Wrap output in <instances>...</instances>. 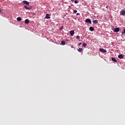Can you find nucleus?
I'll list each match as a JSON object with an SVG mask.
<instances>
[{
  "mask_svg": "<svg viewBox=\"0 0 125 125\" xmlns=\"http://www.w3.org/2000/svg\"><path fill=\"white\" fill-rule=\"evenodd\" d=\"M83 46L84 47H85V46H86V43H83Z\"/></svg>",
  "mask_w": 125,
  "mask_h": 125,
  "instance_id": "obj_17",
  "label": "nucleus"
},
{
  "mask_svg": "<svg viewBox=\"0 0 125 125\" xmlns=\"http://www.w3.org/2000/svg\"><path fill=\"white\" fill-rule=\"evenodd\" d=\"M113 31L116 33H118V32H120V28L119 27L116 28Z\"/></svg>",
  "mask_w": 125,
  "mask_h": 125,
  "instance_id": "obj_3",
  "label": "nucleus"
},
{
  "mask_svg": "<svg viewBox=\"0 0 125 125\" xmlns=\"http://www.w3.org/2000/svg\"><path fill=\"white\" fill-rule=\"evenodd\" d=\"M24 23L25 24H29V23H30V21H29L28 19H26L24 21Z\"/></svg>",
  "mask_w": 125,
  "mask_h": 125,
  "instance_id": "obj_7",
  "label": "nucleus"
},
{
  "mask_svg": "<svg viewBox=\"0 0 125 125\" xmlns=\"http://www.w3.org/2000/svg\"><path fill=\"white\" fill-rule=\"evenodd\" d=\"M118 58H119L120 59H122V58H124V55L121 54V55H119V56H118Z\"/></svg>",
  "mask_w": 125,
  "mask_h": 125,
  "instance_id": "obj_9",
  "label": "nucleus"
},
{
  "mask_svg": "<svg viewBox=\"0 0 125 125\" xmlns=\"http://www.w3.org/2000/svg\"><path fill=\"white\" fill-rule=\"evenodd\" d=\"M89 30H90V31L93 32V31H94V28L92 26H91L89 27Z\"/></svg>",
  "mask_w": 125,
  "mask_h": 125,
  "instance_id": "obj_11",
  "label": "nucleus"
},
{
  "mask_svg": "<svg viewBox=\"0 0 125 125\" xmlns=\"http://www.w3.org/2000/svg\"><path fill=\"white\" fill-rule=\"evenodd\" d=\"M23 3H25V4H27V5H29V2H28L26 0H23Z\"/></svg>",
  "mask_w": 125,
  "mask_h": 125,
  "instance_id": "obj_10",
  "label": "nucleus"
},
{
  "mask_svg": "<svg viewBox=\"0 0 125 125\" xmlns=\"http://www.w3.org/2000/svg\"><path fill=\"white\" fill-rule=\"evenodd\" d=\"M82 43V42H80L78 43V45L80 46L81 45V44Z\"/></svg>",
  "mask_w": 125,
  "mask_h": 125,
  "instance_id": "obj_23",
  "label": "nucleus"
},
{
  "mask_svg": "<svg viewBox=\"0 0 125 125\" xmlns=\"http://www.w3.org/2000/svg\"><path fill=\"white\" fill-rule=\"evenodd\" d=\"M70 35L74 36V34H75V31L74 30H71L70 31Z\"/></svg>",
  "mask_w": 125,
  "mask_h": 125,
  "instance_id": "obj_8",
  "label": "nucleus"
},
{
  "mask_svg": "<svg viewBox=\"0 0 125 125\" xmlns=\"http://www.w3.org/2000/svg\"><path fill=\"white\" fill-rule=\"evenodd\" d=\"M111 60H112V61H113V62H117V60H116V59H115V58H112Z\"/></svg>",
  "mask_w": 125,
  "mask_h": 125,
  "instance_id": "obj_14",
  "label": "nucleus"
},
{
  "mask_svg": "<svg viewBox=\"0 0 125 125\" xmlns=\"http://www.w3.org/2000/svg\"><path fill=\"white\" fill-rule=\"evenodd\" d=\"M106 8H108V6H106Z\"/></svg>",
  "mask_w": 125,
  "mask_h": 125,
  "instance_id": "obj_25",
  "label": "nucleus"
},
{
  "mask_svg": "<svg viewBox=\"0 0 125 125\" xmlns=\"http://www.w3.org/2000/svg\"><path fill=\"white\" fill-rule=\"evenodd\" d=\"M63 29V26H62L60 28H59V30L60 31H61Z\"/></svg>",
  "mask_w": 125,
  "mask_h": 125,
  "instance_id": "obj_18",
  "label": "nucleus"
},
{
  "mask_svg": "<svg viewBox=\"0 0 125 125\" xmlns=\"http://www.w3.org/2000/svg\"><path fill=\"white\" fill-rule=\"evenodd\" d=\"M61 43L62 44V45H65V44H66V42H65L64 41H62L61 42Z\"/></svg>",
  "mask_w": 125,
  "mask_h": 125,
  "instance_id": "obj_13",
  "label": "nucleus"
},
{
  "mask_svg": "<svg viewBox=\"0 0 125 125\" xmlns=\"http://www.w3.org/2000/svg\"><path fill=\"white\" fill-rule=\"evenodd\" d=\"M120 15H122L123 16H125V9L122 10L120 11Z\"/></svg>",
  "mask_w": 125,
  "mask_h": 125,
  "instance_id": "obj_1",
  "label": "nucleus"
},
{
  "mask_svg": "<svg viewBox=\"0 0 125 125\" xmlns=\"http://www.w3.org/2000/svg\"><path fill=\"white\" fill-rule=\"evenodd\" d=\"M86 23H90V24H91V20H90V19H87L85 20Z\"/></svg>",
  "mask_w": 125,
  "mask_h": 125,
  "instance_id": "obj_4",
  "label": "nucleus"
},
{
  "mask_svg": "<svg viewBox=\"0 0 125 125\" xmlns=\"http://www.w3.org/2000/svg\"><path fill=\"white\" fill-rule=\"evenodd\" d=\"M24 8H25L26 9H27L28 10H30V9H32V7H27V6L25 5L24 6Z\"/></svg>",
  "mask_w": 125,
  "mask_h": 125,
  "instance_id": "obj_6",
  "label": "nucleus"
},
{
  "mask_svg": "<svg viewBox=\"0 0 125 125\" xmlns=\"http://www.w3.org/2000/svg\"><path fill=\"white\" fill-rule=\"evenodd\" d=\"M79 14H80V13H78L77 14V15H79Z\"/></svg>",
  "mask_w": 125,
  "mask_h": 125,
  "instance_id": "obj_24",
  "label": "nucleus"
},
{
  "mask_svg": "<svg viewBox=\"0 0 125 125\" xmlns=\"http://www.w3.org/2000/svg\"><path fill=\"white\" fill-rule=\"evenodd\" d=\"M78 51H79V52H82V51H83V48H79L78 49Z\"/></svg>",
  "mask_w": 125,
  "mask_h": 125,
  "instance_id": "obj_16",
  "label": "nucleus"
},
{
  "mask_svg": "<svg viewBox=\"0 0 125 125\" xmlns=\"http://www.w3.org/2000/svg\"><path fill=\"white\" fill-rule=\"evenodd\" d=\"M74 2H75V3H79V1L77 0H75Z\"/></svg>",
  "mask_w": 125,
  "mask_h": 125,
  "instance_id": "obj_19",
  "label": "nucleus"
},
{
  "mask_svg": "<svg viewBox=\"0 0 125 125\" xmlns=\"http://www.w3.org/2000/svg\"><path fill=\"white\" fill-rule=\"evenodd\" d=\"M80 36H77V39H80Z\"/></svg>",
  "mask_w": 125,
  "mask_h": 125,
  "instance_id": "obj_22",
  "label": "nucleus"
},
{
  "mask_svg": "<svg viewBox=\"0 0 125 125\" xmlns=\"http://www.w3.org/2000/svg\"><path fill=\"white\" fill-rule=\"evenodd\" d=\"M0 12H1V9H0Z\"/></svg>",
  "mask_w": 125,
  "mask_h": 125,
  "instance_id": "obj_26",
  "label": "nucleus"
},
{
  "mask_svg": "<svg viewBox=\"0 0 125 125\" xmlns=\"http://www.w3.org/2000/svg\"><path fill=\"white\" fill-rule=\"evenodd\" d=\"M17 20L18 21H21V20H22V18H21V17H18V18H17Z\"/></svg>",
  "mask_w": 125,
  "mask_h": 125,
  "instance_id": "obj_15",
  "label": "nucleus"
},
{
  "mask_svg": "<svg viewBox=\"0 0 125 125\" xmlns=\"http://www.w3.org/2000/svg\"><path fill=\"white\" fill-rule=\"evenodd\" d=\"M100 51H101V52H103L104 53H106V52H107V50H106L103 48H100Z\"/></svg>",
  "mask_w": 125,
  "mask_h": 125,
  "instance_id": "obj_2",
  "label": "nucleus"
},
{
  "mask_svg": "<svg viewBox=\"0 0 125 125\" xmlns=\"http://www.w3.org/2000/svg\"><path fill=\"white\" fill-rule=\"evenodd\" d=\"M45 18V19H50V16L49 15V14H47L46 15Z\"/></svg>",
  "mask_w": 125,
  "mask_h": 125,
  "instance_id": "obj_5",
  "label": "nucleus"
},
{
  "mask_svg": "<svg viewBox=\"0 0 125 125\" xmlns=\"http://www.w3.org/2000/svg\"><path fill=\"white\" fill-rule=\"evenodd\" d=\"M78 12V11L77 10H75L74 11V13H77Z\"/></svg>",
  "mask_w": 125,
  "mask_h": 125,
  "instance_id": "obj_21",
  "label": "nucleus"
},
{
  "mask_svg": "<svg viewBox=\"0 0 125 125\" xmlns=\"http://www.w3.org/2000/svg\"><path fill=\"white\" fill-rule=\"evenodd\" d=\"M93 22L94 24H97V23H98V21H97V20H94L93 21Z\"/></svg>",
  "mask_w": 125,
  "mask_h": 125,
  "instance_id": "obj_12",
  "label": "nucleus"
},
{
  "mask_svg": "<svg viewBox=\"0 0 125 125\" xmlns=\"http://www.w3.org/2000/svg\"><path fill=\"white\" fill-rule=\"evenodd\" d=\"M124 34H125V29H124V32H123L122 33V35H124Z\"/></svg>",
  "mask_w": 125,
  "mask_h": 125,
  "instance_id": "obj_20",
  "label": "nucleus"
}]
</instances>
